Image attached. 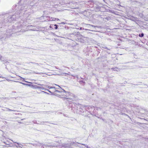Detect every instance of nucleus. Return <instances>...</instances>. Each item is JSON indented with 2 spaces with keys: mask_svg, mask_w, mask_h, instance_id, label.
Listing matches in <instances>:
<instances>
[{
  "mask_svg": "<svg viewBox=\"0 0 148 148\" xmlns=\"http://www.w3.org/2000/svg\"><path fill=\"white\" fill-rule=\"evenodd\" d=\"M20 12L17 11L14 14H13L11 13H3L0 14V29L4 26L6 25V24L11 23L13 21L16 20L19 18H22V16ZM19 23H18V25L16 27L18 29L21 28L26 26L25 25L21 26L20 25V21Z\"/></svg>",
  "mask_w": 148,
  "mask_h": 148,
  "instance_id": "f257e3e1",
  "label": "nucleus"
},
{
  "mask_svg": "<svg viewBox=\"0 0 148 148\" xmlns=\"http://www.w3.org/2000/svg\"><path fill=\"white\" fill-rule=\"evenodd\" d=\"M69 27L65 25V29H69L71 31V32H73V33H72L71 34H67L65 35V37L68 39H69L71 40V41H75V40L77 39V34L78 33H79L78 32H75V29L82 30V29H84V28H82V27H80L79 28H72V27Z\"/></svg>",
  "mask_w": 148,
  "mask_h": 148,
  "instance_id": "f03ea898",
  "label": "nucleus"
},
{
  "mask_svg": "<svg viewBox=\"0 0 148 148\" xmlns=\"http://www.w3.org/2000/svg\"><path fill=\"white\" fill-rule=\"evenodd\" d=\"M66 99H69L75 101L77 100V97L74 94L69 92L65 91V102L67 103L68 101ZM68 102H69L68 101Z\"/></svg>",
  "mask_w": 148,
  "mask_h": 148,
  "instance_id": "7ed1b4c3",
  "label": "nucleus"
},
{
  "mask_svg": "<svg viewBox=\"0 0 148 148\" xmlns=\"http://www.w3.org/2000/svg\"><path fill=\"white\" fill-rule=\"evenodd\" d=\"M71 102V103H70L69 106L71 108V110L74 113H78V110L81 105L78 104L72 101Z\"/></svg>",
  "mask_w": 148,
  "mask_h": 148,
  "instance_id": "20e7f679",
  "label": "nucleus"
},
{
  "mask_svg": "<svg viewBox=\"0 0 148 148\" xmlns=\"http://www.w3.org/2000/svg\"><path fill=\"white\" fill-rule=\"evenodd\" d=\"M67 0H65V5H65V10H69L70 9H66V7H69L71 9H75L76 8L74 5L77 3L76 2H75L74 1H70L69 2L67 1Z\"/></svg>",
  "mask_w": 148,
  "mask_h": 148,
  "instance_id": "39448f33",
  "label": "nucleus"
},
{
  "mask_svg": "<svg viewBox=\"0 0 148 148\" xmlns=\"http://www.w3.org/2000/svg\"><path fill=\"white\" fill-rule=\"evenodd\" d=\"M77 39L78 41L81 42H84V38L85 37L80 34V33H78L77 34Z\"/></svg>",
  "mask_w": 148,
  "mask_h": 148,
  "instance_id": "423d86ee",
  "label": "nucleus"
},
{
  "mask_svg": "<svg viewBox=\"0 0 148 148\" xmlns=\"http://www.w3.org/2000/svg\"><path fill=\"white\" fill-rule=\"evenodd\" d=\"M78 143H75L74 142H71L69 144H65V148H73L72 147L73 146L71 145H74L75 146H77Z\"/></svg>",
  "mask_w": 148,
  "mask_h": 148,
  "instance_id": "0eeeda50",
  "label": "nucleus"
},
{
  "mask_svg": "<svg viewBox=\"0 0 148 148\" xmlns=\"http://www.w3.org/2000/svg\"><path fill=\"white\" fill-rule=\"evenodd\" d=\"M12 34V30L9 29L7 30V31L5 33V34L4 35L6 36V37L9 38L10 36Z\"/></svg>",
  "mask_w": 148,
  "mask_h": 148,
  "instance_id": "6e6552de",
  "label": "nucleus"
},
{
  "mask_svg": "<svg viewBox=\"0 0 148 148\" xmlns=\"http://www.w3.org/2000/svg\"><path fill=\"white\" fill-rule=\"evenodd\" d=\"M95 107L93 106H86V110L88 111V112H94L95 110Z\"/></svg>",
  "mask_w": 148,
  "mask_h": 148,
  "instance_id": "1a4fd4ad",
  "label": "nucleus"
},
{
  "mask_svg": "<svg viewBox=\"0 0 148 148\" xmlns=\"http://www.w3.org/2000/svg\"><path fill=\"white\" fill-rule=\"evenodd\" d=\"M86 107H84L82 106H80L79 109L78 110V113L79 114H82L84 112V111H85L86 110Z\"/></svg>",
  "mask_w": 148,
  "mask_h": 148,
  "instance_id": "9d476101",
  "label": "nucleus"
},
{
  "mask_svg": "<svg viewBox=\"0 0 148 148\" xmlns=\"http://www.w3.org/2000/svg\"><path fill=\"white\" fill-rule=\"evenodd\" d=\"M77 44V43L76 42L74 41H73L72 42L71 40L70 43L69 44V46L73 47L74 46H75Z\"/></svg>",
  "mask_w": 148,
  "mask_h": 148,
  "instance_id": "9b49d317",
  "label": "nucleus"
},
{
  "mask_svg": "<svg viewBox=\"0 0 148 148\" xmlns=\"http://www.w3.org/2000/svg\"><path fill=\"white\" fill-rule=\"evenodd\" d=\"M40 146H41V147H43V148H44V147H50L51 146V145H48L47 144H40Z\"/></svg>",
  "mask_w": 148,
  "mask_h": 148,
  "instance_id": "f8f14e48",
  "label": "nucleus"
},
{
  "mask_svg": "<svg viewBox=\"0 0 148 148\" xmlns=\"http://www.w3.org/2000/svg\"><path fill=\"white\" fill-rule=\"evenodd\" d=\"M31 87L33 88H37V89H40V86H38L37 85H33V84H32Z\"/></svg>",
  "mask_w": 148,
  "mask_h": 148,
  "instance_id": "ddd939ff",
  "label": "nucleus"
},
{
  "mask_svg": "<svg viewBox=\"0 0 148 148\" xmlns=\"http://www.w3.org/2000/svg\"><path fill=\"white\" fill-rule=\"evenodd\" d=\"M111 69H112L114 71H120V69L116 67L115 68H112Z\"/></svg>",
  "mask_w": 148,
  "mask_h": 148,
  "instance_id": "4468645a",
  "label": "nucleus"
},
{
  "mask_svg": "<svg viewBox=\"0 0 148 148\" xmlns=\"http://www.w3.org/2000/svg\"><path fill=\"white\" fill-rule=\"evenodd\" d=\"M87 25H88L89 26H92V27H98L99 28V27L97 26H95L94 25H91L89 24H87Z\"/></svg>",
  "mask_w": 148,
  "mask_h": 148,
  "instance_id": "2eb2a0df",
  "label": "nucleus"
},
{
  "mask_svg": "<svg viewBox=\"0 0 148 148\" xmlns=\"http://www.w3.org/2000/svg\"><path fill=\"white\" fill-rule=\"evenodd\" d=\"M4 37H3L1 35H0V39L1 41H3V40L5 39V38H4Z\"/></svg>",
  "mask_w": 148,
  "mask_h": 148,
  "instance_id": "dca6fc26",
  "label": "nucleus"
},
{
  "mask_svg": "<svg viewBox=\"0 0 148 148\" xmlns=\"http://www.w3.org/2000/svg\"><path fill=\"white\" fill-rule=\"evenodd\" d=\"M45 122L47 123V122H48L42 121L41 122H40L39 123H38L37 122H36V123L37 124H43Z\"/></svg>",
  "mask_w": 148,
  "mask_h": 148,
  "instance_id": "f3484780",
  "label": "nucleus"
},
{
  "mask_svg": "<svg viewBox=\"0 0 148 148\" xmlns=\"http://www.w3.org/2000/svg\"><path fill=\"white\" fill-rule=\"evenodd\" d=\"M80 84L83 85H84L85 82L83 81H80Z\"/></svg>",
  "mask_w": 148,
  "mask_h": 148,
  "instance_id": "a211bd4d",
  "label": "nucleus"
},
{
  "mask_svg": "<svg viewBox=\"0 0 148 148\" xmlns=\"http://www.w3.org/2000/svg\"><path fill=\"white\" fill-rule=\"evenodd\" d=\"M48 87H47L49 88V89H56V88L54 87H52V86H47Z\"/></svg>",
  "mask_w": 148,
  "mask_h": 148,
  "instance_id": "6ab92c4d",
  "label": "nucleus"
},
{
  "mask_svg": "<svg viewBox=\"0 0 148 148\" xmlns=\"http://www.w3.org/2000/svg\"><path fill=\"white\" fill-rule=\"evenodd\" d=\"M144 34L143 33H141L138 35L140 37H143L144 36Z\"/></svg>",
  "mask_w": 148,
  "mask_h": 148,
  "instance_id": "aec40b11",
  "label": "nucleus"
},
{
  "mask_svg": "<svg viewBox=\"0 0 148 148\" xmlns=\"http://www.w3.org/2000/svg\"><path fill=\"white\" fill-rule=\"evenodd\" d=\"M23 85H25V86H30V87H31L32 84H25V83H24V84H23Z\"/></svg>",
  "mask_w": 148,
  "mask_h": 148,
  "instance_id": "412c9836",
  "label": "nucleus"
},
{
  "mask_svg": "<svg viewBox=\"0 0 148 148\" xmlns=\"http://www.w3.org/2000/svg\"><path fill=\"white\" fill-rule=\"evenodd\" d=\"M0 60H1V61H5L4 58H3V57L2 56L0 57Z\"/></svg>",
  "mask_w": 148,
  "mask_h": 148,
  "instance_id": "4be33fe9",
  "label": "nucleus"
},
{
  "mask_svg": "<svg viewBox=\"0 0 148 148\" xmlns=\"http://www.w3.org/2000/svg\"><path fill=\"white\" fill-rule=\"evenodd\" d=\"M82 145H84L87 148H90V147H89L88 146L86 145H85L84 144H81Z\"/></svg>",
  "mask_w": 148,
  "mask_h": 148,
  "instance_id": "5701e85b",
  "label": "nucleus"
},
{
  "mask_svg": "<svg viewBox=\"0 0 148 148\" xmlns=\"http://www.w3.org/2000/svg\"><path fill=\"white\" fill-rule=\"evenodd\" d=\"M85 30H88V31H95V32L96 31V29H94V30H91L90 29H85Z\"/></svg>",
  "mask_w": 148,
  "mask_h": 148,
  "instance_id": "b1692460",
  "label": "nucleus"
},
{
  "mask_svg": "<svg viewBox=\"0 0 148 148\" xmlns=\"http://www.w3.org/2000/svg\"><path fill=\"white\" fill-rule=\"evenodd\" d=\"M14 143H16L17 144V145L18 146V147H21V146H22V145L21 144L18 143H16V142H14Z\"/></svg>",
  "mask_w": 148,
  "mask_h": 148,
  "instance_id": "393cba45",
  "label": "nucleus"
},
{
  "mask_svg": "<svg viewBox=\"0 0 148 148\" xmlns=\"http://www.w3.org/2000/svg\"><path fill=\"white\" fill-rule=\"evenodd\" d=\"M40 89L42 90H46V89L45 88L43 87H40Z\"/></svg>",
  "mask_w": 148,
  "mask_h": 148,
  "instance_id": "a878e982",
  "label": "nucleus"
},
{
  "mask_svg": "<svg viewBox=\"0 0 148 148\" xmlns=\"http://www.w3.org/2000/svg\"><path fill=\"white\" fill-rule=\"evenodd\" d=\"M42 93H44V94H47L48 95L50 94L49 93L47 92H46L45 91H41V92H40V93H42Z\"/></svg>",
  "mask_w": 148,
  "mask_h": 148,
  "instance_id": "bb28decb",
  "label": "nucleus"
},
{
  "mask_svg": "<svg viewBox=\"0 0 148 148\" xmlns=\"http://www.w3.org/2000/svg\"><path fill=\"white\" fill-rule=\"evenodd\" d=\"M54 26H55V27H54V29H56L58 28V25L56 24H55L54 25Z\"/></svg>",
  "mask_w": 148,
  "mask_h": 148,
  "instance_id": "cd10ccee",
  "label": "nucleus"
},
{
  "mask_svg": "<svg viewBox=\"0 0 148 148\" xmlns=\"http://www.w3.org/2000/svg\"><path fill=\"white\" fill-rule=\"evenodd\" d=\"M54 89V90L53 91H54L55 92H61L58 90H56L55 89Z\"/></svg>",
  "mask_w": 148,
  "mask_h": 148,
  "instance_id": "c85d7f7f",
  "label": "nucleus"
},
{
  "mask_svg": "<svg viewBox=\"0 0 148 148\" xmlns=\"http://www.w3.org/2000/svg\"><path fill=\"white\" fill-rule=\"evenodd\" d=\"M70 119L72 121H76V119L74 118H70Z\"/></svg>",
  "mask_w": 148,
  "mask_h": 148,
  "instance_id": "c756f323",
  "label": "nucleus"
},
{
  "mask_svg": "<svg viewBox=\"0 0 148 148\" xmlns=\"http://www.w3.org/2000/svg\"><path fill=\"white\" fill-rule=\"evenodd\" d=\"M96 109L97 110H98L99 109H101V108H98V107H95V110Z\"/></svg>",
  "mask_w": 148,
  "mask_h": 148,
  "instance_id": "7c9ffc66",
  "label": "nucleus"
},
{
  "mask_svg": "<svg viewBox=\"0 0 148 148\" xmlns=\"http://www.w3.org/2000/svg\"><path fill=\"white\" fill-rule=\"evenodd\" d=\"M8 109V110L9 111H15V110H11V109H10L8 108H7Z\"/></svg>",
  "mask_w": 148,
  "mask_h": 148,
  "instance_id": "2f4dec72",
  "label": "nucleus"
},
{
  "mask_svg": "<svg viewBox=\"0 0 148 148\" xmlns=\"http://www.w3.org/2000/svg\"><path fill=\"white\" fill-rule=\"evenodd\" d=\"M32 145H33L34 146V145H38V144H36V143H35L32 144ZM39 145V146L40 145Z\"/></svg>",
  "mask_w": 148,
  "mask_h": 148,
  "instance_id": "473e14b6",
  "label": "nucleus"
},
{
  "mask_svg": "<svg viewBox=\"0 0 148 148\" xmlns=\"http://www.w3.org/2000/svg\"><path fill=\"white\" fill-rule=\"evenodd\" d=\"M30 63H34V64H36L37 65H38V63H33V62H30Z\"/></svg>",
  "mask_w": 148,
  "mask_h": 148,
  "instance_id": "72a5a7b5",
  "label": "nucleus"
},
{
  "mask_svg": "<svg viewBox=\"0 0 148 148\" xmlns=\"http://www.w3.org/2000/svg\"><path fill=\"white\" fill-rule=\"evenodd\" d=\"M52 18V21H54L56 20V18Z\"/></svg>",
  "mask_w": 148,
  "mask_h": 148,
  "instance_id": "f704fd0d",
  "label": "nucleus"
},
{
  "mask_svg": "<svg viewBox=\"0 0 148 148\" xmlns=\"http://www.w3.org/2000/svg\"><path fill=\"white\" fill-rule=\"evenodd\" d=\"M16 82H19V83H20V84H23H23H24V83H23V82H19V81H16Z\"/></svg>",
  "mask_w": 148,
  "mask_h": 148,
  "instance_id": "c9c22d12",
  "label": "nucleus"
},
{
  "mask_svg": "<svg viewBox=\"0 0 148 148\" xmlns=\"http://www.w3.org/2000/svg\"><path fill=\"white\" fill-rule=\"evenodd\" d=\"M61 89H62L63 91H64V92H65V90L63 89H62L61 87H60L59 86H58Z\"/></svg>",
  "mask_w": 148,
  "mask_h": 148,
  "instance_id": "e433bc0d",
  "label": "nucleus"
},
{
  "mask_svg": "<svg viewBox=\"0 0 148 148\" xmlns=\"http://www.w3.org/2000/svg\"><path fill=\"white\" fill-rule=\"evenodd\" d=\"M48 92H49L51 93L52 94H53V92H51L49 90H48Z\"/></svg>",
  "mask_w": 148,
  "mask_h": 148,
  "instance_id": "4c0bfd02",
  "label": "nucleus"
},
{
  "mask_svg": "<svg viewBox=\"0 0 148 148\" xmlns=\"http://www.w3.org/2000/svg\"><path fill=\"white\" fill-rule=\"evenodd\" d=\"M0 78H2L3 79L5 78V77H3V76H0Z\"/></svg>",
  "mask_w": 148,
  "mask_h": 148,
  "instance_id": "58836bf2",
  "label": "nucleus"
},
{
  "mask_svg": "<svg viewBox=\"0 0 148 148\" xmlns=\"http://www.w3.org/2000/svg\"><path fill=\"white\" fill-rule=\"evenodd\" d=\"M6 80L8 81H11V80L9 79H6Z\"/></svg>",
  "mask_w": 148,
  "mask_h": 148,
  "instance_id": "ea45409f",
  "label": "nucleus"
},
{
  "mask_svg": "<svg viewBox=\"0 0 148 148\" xmlns=\"http://www.w3.org/2000/svg\"><path fill=\"white\" fill-rule=\"evenodd\" d=\"M52 95H55V96H56L57 95V94H54L53 92V94H52Z\"/></svg>",
  "mask_w": 148,
  "mask_h": 148,
  "instance_id": "a19ab883",
  "label": "nucleus"
},
{
  "mask_svg": "<svg viewBox=\"0 0 148 148\" xmlns=\"http://www.w3.org/2000/svg\"><path fill=\"white\" fill-rule=\"evenodd\" d=\"M97 52V55H98V54H99V53L100 52L99 51H98Z\"/></svg>",
  "mask_w": 148,
  "mask_h": 148,
  "instance_id": "79ce46f5",
  "label": "nucleus"
},
{
  "mask_svg": "<svg viewBox=\"0 0 148 148\" xmlns=\"http://www.w3.org/2000/svg\"><path fill=\"white\" fill-rule=\"evenodd\" d=\"M24 82H27V83H31V82H27V81H25H25H24Z\"/></svg>",
  "mask_w": 148,
  "mask_h": 148,
  "instance_id": "37998d69",
  "label": "nucleus"
},
{
  "mask_svg": "<svg viewBox=\"0 0 148 148\" xmlns=\"http://www.w3.org/2000/svg\"><path fill=\"white\" fill-rule=\"evenodd\" d=\"M61 23L65 24V23L64 22H62Z\"/></svg>",
  "mask_w": 148,
  "mask_h": 148,
  "instance_id": "c03bdc74",
  "label": "nucleus"
},
{
  "mask_svg": "<svg viewBox=\"0 0 148 148\" xmlns=\"http://www.w3.org/2000/svg\"><path fill=\"white\" fill-rule=\"evenodd\" d=\"M0 107H3V106L2 105H0Z\"/></svg>",
  "mask_w": 148,
  "mask_h": 148,
  "instance_id": "a18cd8bd",
  "label": "nucleus"
},
{
  "mask_svg": "<svg viewBox=\"0 0 148 148\" xmlns=\"http://www.w3.org/2000/svg\"><path fill=\"white\" fill-rule=\"evenodd\" d=\"M15 145V146H16V147H18V145H17V144L16 145Z\"/></svg>",
  "mask_w": 148,
  "mask_h": 148,
  "instance_id": "49530a36",
  "label": "nucleus"
},
{
  "mask_svg": "<svg viewBox=\"0 0 148 148\" xmlns=\"http://www.w3.org/2000/svg\"><path fill=\"white\" fill-rule=\"evenodd\" d=\"M49 27H50V28H52V27H51V25H50V26H49Z\"/></svg>",
  "mask_w": 148,
  "mask_h": 148,
  "instance_id": "de8ad7c7",
  "label": "nucleus"
},
{
  "mask_svg": "<svg viewBox=\"0 0 148 148\" xmlns=\"http://www.w3.org/2000/svg\"><path fill=\"white\" fill-rule=\"evenodd\" d=\"M46 90V91H48V90H49L47 89H46V90Z\"/></svg>",
  "mask_w": 148,
  "mask_h": 148,
  "instance_id": "09e8293b",
  "label": "nucleus"
},
{
  "mask_svg": "<svg viewBox=\"0 0 148 148\" xmlns=\"http://www.w3.org/2000/svg\"><path fill=\"white\" fill-rule=\"evenodd\" d=\"M88 33H89V34H91V33L90 32H88Z\"/></svg>",
  "mask_w": 148,
  "mask_h": 148,
  "instance_id": "8fccbe9b",
  "label": "nucleus"
},
{
  "mask_svg": "<svg viewBox=\"0 0 148 148\" xmlns=\"http://www.w3.org/2000/svg\"><path fill=\"white\" fill-rule=\"evenodd\" d=\"M103 1L104 2H106V1H105V0H103Z\"/></svg>",
  "mask_w": 148,
  "mask_h": 148,
  "instance_id": "3c124183",
  "label": "nucleus"
},
{
  "mask_svg": "<svg viewBox=\"0 0 148 148\" xmlns=\"http://www.w3.org/2000/svg\"><path fill=\"white\" fill-rule=\"evenodd\" d=\"M80 78L81 79H84V78H83V77H80Z\"/></svg>",
  "mask_w": 148,
  "mask_h": 148,
  "instance_id": "603ef678",
  "label": "nucleus"
},
{
  "mask_svg": "<svg viewBox=\"0 0 148 148\" xmlns=\"http://www.w3.org/2000/svg\"><path fill=\"white\" fill-rule=\"evenodd\" d=\"M62 99L63 100H64L65 99V98H63Z\"/></svg>",
  "mask_w": 148,
  "mask_h": 148,
  "instance_id": "864d4df0",
  "label": "nucleus"
},
{
  "mask_svg": "<svg viewBox=\"0 0 148 148\" xmlns=\"http://www.w3.org/2000/svg\"><path fill=\"white\" fill-rule=\"evenodd\" d=\"M93 48H97V47H94Z\"/></svg>",
  "mask_w": 148,
  "mask_h": 148,
  "instance_id": "5fc2aeb1",
  "label": "nucleus"
},
{
  "mask_svg": "<svg viewBox=\"0 0 148 148\" xmlns=\"http://www.w3.org/2000/svg\"><path fill=\"white\" fill-rule=\"evenodd\" d=\"M57 20H59V19H58V18H57Z\"/></svg>",
  "mask_w": 148,
  "mask_h": 148,
  "instance_id": "6e6d98bb",
  "label": "nucleus"
},
{
  "mask_svg": "<svg viewBox=\"0 0 148 148\" xmlns=\"http://www.w3.org/2000/svg\"><path fill=\"white\" fill-rule=\"evenodd\" d=\"M65 74H67V73H65Z\"/></svg>",
  "mask_w": 148,
  "mask_h": 148,
  "instance_id": "4d7b16f0",
  "label": "nucleus"
},
{
  "mask_svg": "<svg viewBox=\"0 0 148 148\" xmlns=\"http://www.w3.org/2000/svg\"><path fill=\"white\" fill-rule=\"evenodd\" d=\"M16 32H19V31H18V30L17 31H16Z\"/></svg>",
  "mask_w": 148,
  "mask_h": 148,
  "instance_id": "13d9d810",
  "label": "nucleus"
},
{
  "mask_svg": "<svg viewBox=\"0 0 148 148\" xmlns=\"http://www.w3.org/2000/svg\"><path fill=\"white\" fill-rule=\"evenodd\" d=\"M59 113V114H61H61L62 113H60V112Z\"/></svg>",
  "mask_w": 148,
  "mask_h": 148,
  "instance_id": "bf43d9fd",
  "label": "nucleus"
},
{
  "mask_svg": "<svg viewBox=\"0 0 148 148\" xmlns=\"http://www.w3.org/2000/svg\"><path fill=\"white\" fill-rule=\"evenodd\" d=\"M106 48L108 49L107 47H106Z\"/></svg>",
  "mask_w": 148,
  "mask_h": 148,
  "instance_id": "052dcab7",
  "label": "nucleus"
},
{
  "mask_svg": "<svg viewBox=\"0 0 148 148\" xmlns=\"http://www.w3.org/2000/svg\"><path fill=\"white\" fill-rule=\"evenodd\" d=\"M29 26V25H28V26H27V27H28Z\"/></svg>",
  "mask_w": 148,
  "mask_h": 148,
  "instance_id": "680f3d73",
  "label": "nucleus"
},
{
  "mask_svg": "<svg viewBox=\"0 0 148 148\" xmlns=\"http://www.w3.org/2000/svg\"><path fill=\"white\" fill-rule=\"evenodd\" d=\"M99 58H98V59H99Z\"/></svg>",
  "mask_w": 148,
  "mask_h": 148,
  "instance_id": "e2e57ef3",
  "label": "nucleus"
},
{
  "mask_svg": "<svg viewBox=\"0 0 148 148\" xmlns=\"http://www.w3.org/2000/svg\"><path fill=\"white\" fill-rule=\"evenodd\" d=\"M39 144H40V143H39ZM41 143H40V144Z\"/></svg>",
  "mask_w": 148,
  "mask_h": 148,
  "instance_id": "0e129e2a",
  "label": "nucleus"
},
{
  "mask_svg": "<svg viewBox=\"0 0 148 148\" xmlns=\"http://www.w3.org/2000/svg\"><path fill=\"white\" fill-rule=\"evenodd\" d=\"M1 81H0V82H1Z\"/></svg>",
  "mask_w": 148,
  "mask_h": 148,
  "instance_id": "69168bd1",
  "label": "nucleus"
}]
</instances>
